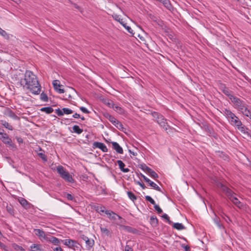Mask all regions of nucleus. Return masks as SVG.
<instances>
[{
    "instance_id": "1",
    "label": "nucleus",
    "mask_w": 251,
    "mask_h": 251,
    "mask_svg": "<svg viewBox=\"0 0 251 251\" xmlns=\"http://www.w3.org/2000/svg\"><path fill=\"white\" fill-rule=\"evenodd\" d=\"M21 86L25 87L34 95L39 94L41 86L37 76L29 70H26L24 78L20 81Z\"/></svg>"
},
{
    "instance_id": "2",
    "label": "nucleus",
    "mask_w": 251,
    "mask_h": 251,
    "mask_svg": "<svg viewBox=\"0 0 251 251\" xmlns=\"http://www.w3.org/2000/svg\"><path fill=\"white\" fill-rule=\"evenodd\" d=\"M218 187L222 189L223 192L225 193L227 197L237 207L240 208L242 206L241 202L235 197L233 196L234 192L230 188L224 185L223 184L220 183Z\"/></svg>"
},
{
    "instance_id": "3",
    "label": "nucleus",
    "mask_w": 251,
    "mask_h": 251,
    "mask_svg": "<svg viewBox=\"0 0 251 251\" xmlns=\"http://www.w3.org/2000/svg\"><path fill=\"white\" fill-rule=\"evenodd\" d=\"M151 115L154 118L155 121L159 125V126L163 128V129L167 131L168 129H172L168 125L167 122V119L160 113L153 111L151 113Z\"/></svg>"
},
{
    "instance_id": "4",
    "label": "nucleus",
    "mask_w": 251,
    "mask_h": 251,
    "mask_svg": "<svg viewBox=\"0 0 251 251\" xmlns=\"http://www.w3.org/2000/svg\"><path fill=\"white\" fill-rule=\"evenodd\" d=\"M57 173L60 175V176L64 179L65 181L70 182L74 183V179L73 176L70 173L67 171L63 166H58L57 167Z\"/></svg>"
},
{
    "instance_id": "5",
    "label": "nucleus",
    "mask_w": 251,
    "mask_h": 251,
    "mask_svg": "<svg viewBox=\"0 0 251 251\" xmlns=\"http://www.w3.org/2000/svg\"><path fill=\"white\" fill-rule=\"evenodd\" d=\"M0 139L1 140L4 144L8 145L11 149L14 150L17 149L16 146L12 142V140L6 133L2 132V134H0Z\"/></svg>"
},
{
    "instance_id": "6",
    "label": "nucleus",
    "mask_w": 251,
    "mask_h": 251,
    "mask_svg": "<svg viewBox=\"0 0 251 251\" xmlns=\"http://www.w3.org/2000/svg\"><path fill=\"white\" fill-rule=\"evenodd\" d=\"M230 100L235 105V107L238 110L242 109V107H245V104L246 102L242 100L234 95L232 97V98H230Z\"/></svg>"
},
{
    "instance_id": "7",
    "label": "nucleus",
    "mask_w": 251,
    "mask_h": 251,
    "mask_svg": "<svg viewBox=\"0 0 251 251\" xmlns=\"http://www.w3.org/2000/svg\"><path fill=\"white\" fill-rule=\"evenodd\" d=\"M139 175L144 179V180L147 183H149V185L152 187L156 191H159L161 193H163L161 188L154 182L151 181L149 178L146 177L145 175L142 174V173H140Z\"/></svg>"
},
{
    "instance_id": "8",
    "label": "nucleus",
    "mask_w": 251,
    "mask_h": 251,
    "mask_svg": "<svg viewBox=\"0 0 251 251\" xmlns=\"http://www.w3.org/2000/svg\"><path fill=\"white\" fill-rule=\"evenodd\" d=\"M119 226L123 230L127 232L137 235H139L140 234V231L139 230L131 226L124 225H120Z\"/></svg>"
},
{
    "instance_id": "9",
    "label": "nucleus",
    "mask_w": 251,
    "mask_h": 251,
    "mask_svg": "<svg viewBox=\"0 0 251 251\" xmlns=\"http://www.w3.org/2000/svg\"><path fill=\"white\" fill-rule=\"evenodd\" d=\"M55 112L58 116H62L64 114L67 115L72 114L73 113V111L71 109L65 107L62 109H60V108L56 109L55 110Z\"/></svg>"
},
{
    "instance_id": "10",
    "label": "nucleus",
    "mask_w": 251,
    "mask_h": 251,
    "mask_svg": "<svg viewBox=\"0 0 251 251\" xmlns=\"http://www.w3.org/2000/svg\"><path fill=\"white\" fill-rule=\"evenodd\" d=\"M19 203L22 206L26 209H33V205L29 203L26 200L23 198H21L18 200Z\"/></svg>"
},
{
    "instance_id": "11",
    "label": "nucleus",
    "mask_w": 251,
    "mask_h": 251,
    "mask_svg": "<svg viewBox=\"0 0 251 251\" xmlns=\"http://www.w3.org/2000/svg\"><path fill=\"white\" fill-rule=\"evenodd\" d=\"M45 240L49 243H52L54 245H59L60 243L59 239L50 235H47Z\"/></svg>"
},
{
    "instance_id": "12",
    "label": "nucleus",
    "mask_w": 251,
    "mask_h": 251,
    "mask_svg": "<svg viewBox=\"0 0 251 251\" xmlns=\"http://www.w3.org/2000/svg\"><path fill=\"white\" fill-rule=\"evenodd\" d=\"M92 147L94 149H96V148L100 149V150H101L102 151L104 152H107L108 151L107 147L103 143L99 142H95L93 144Z\"/></svg>"
},
{
    "instance_id": "13",
    "label": "nucleus",
    "mask_w": 251,
    "mask_h": 251,
    "mask_svg": "<svg viewBox=\"0 0 251 251\" xmlns=\"http://www.w3.org/2000/svg\"><path fill=\"white\" fill-rule=\"evenodd\" d=\"M34 232L36 236H37L40 240H45L46 237L48 234H46L45 232L40 229H34Z\"/></svg>"
},
{
    "instance_id": "14",
    "label": "nucleus",
    "mask_w": 251,
    "mask_h": 251,
    "mask_svg": "<svg viewBox=\"0 0 251 251\" xmlns=\"http://www.w3.org/2000/svg\"><path fill=\"white\" fill-rule=\"evenodd\" d=\"M52 84L54 87V89L59 93H64L65 91L63 89H61L60 87L63 86V85L60 84L59 81L58 80H54L53 81Z\"/></svg>"
},
{
    "instance_id": "15",
    "label": "nucleus",
    "mask_w": 251,
    "mask_h": 251,
    "mask_svg": "<svg viewBox=\"0 0 251 251\" xmlns=\"http://www.w3.org/2000/svg\"><path fill=\"white\" fill-rule=\"evenodd\" d=\"M203 129L208 133L209 135L213 136L214 138H216V137L215 136V133L213 129L210 127L208 124H203Z\"/></svg>"
},
{
    "instance_id": "16",
    "label": "nucleus",
    "mask_w": 251,
    "mask_h": 251,
    "mask_svg": "<svg viewBox=\"0 0 251 251\" xmlns=\"http://www.w3.org/2000/svg\"><path fill=\"white\" fill-rule=\"evenodd\" d=\"M103 116H104L105 118L108 119L113 125H116L115 124H117V122H118V120H117L112 115H110L109 113L107 112L104 113L103 114Z\"/></svg>"
},
{
    "instance_id": "17",
    "label": "nucleus",
    "mask_w": 251,
    "mask_h": 251,
    "mask_svg": "<svg viewBox=\"0 0 251 251\" xmlns=\"http://www.w3.org/2000/svg\"><path fill=\"white\" fill-rule=\"evenodd\" d=\"M223 111L224 114L226 116V117L228 119L229 121L231 119H233V118L235 117V115L229 109H224Z\"/></svg>"
},
{
    "instance_id": "18",
    "label": "nucleus",
    "mask_w": 251,
    "mask_h": 251,
    "mask_svg": "<svg viewBox=\"0 0 251 251\" xmlns=\"http://www.w3.org/2000/svg\"><path fill=\"white\" fill-rule=\"evenodd\" d=\"M113 149L116 151L119 154L123 153V148L119 145V144L116 142H112Z\"/></svg>"
},
{
    "instance_id": "19",
    "label": "nucleus",
    "mask_w": 251,
    "mask_h": 251,
    "mask_svg": "<svg viewBox=\"0 0 251 251\" xmlns=\"http://www.w3.org/2000/svg\"><path fill=\"white\" fill-rule=\"evenodd\" d=\"M117 162L121 171L124 173H127L130 171V170L128 168H125V164L122 160H118L117 161Z\"/></svg>"
},
{
    "instance_id": "20",
    "label": "nucleus",
    "mask_w": 251,
    "mask_h": 251,
    "mask_svg": "<svg viewBox=\"0 0 251 251\" xmlns=\"http://www.w3.org/2000/svg\"><path fill=\"white\" fill-rule=\"evenodd\" d=\"M245 107H242V109H240L239 110L245 116L249 117L251 111L248 108V105L246 103L245 104Z\"/></svg>"
},
{
    "instance_id": "21",
    "label": "nucleus",
    "mask_w": 251,
    "mask_h": 251,
    "mask_svg": "<svg viewBox=\"0 0 251 251\" xmlns=\"http://www.w3.org/2000/svg\"><path fill=\"white\" fill-rule=\"evenodd\" d=\"M30 251H43L42 245L40 244H33L30 247Z\"/></svg>"
},
{
    "instance_id": "22",
    "label": "nucleus",
    "mask_w": 251,
    "mask_h": 251,
    "mask_svg": "<svg viewBox=\"0 0 251 251\" xmlns=\"http://www.w3.org/2000/svg\"><path fill=\"white\" fill-rule=\"evenodd\" d=\"M6 210L7 212L11 216H14L15 210H14L12 205L6 203Z\"/></svg>"
},
{
    "instance_id": "23",
    "label": "nucleus",
    "mask_w": 251,
    "mask_h": 251,
    "mask_svg": "<svg viewBox=\"0 0 251 251\" xmlns=\"http://www.w3.org/2000/svg\"><path fill=\"white\" fill-rule=\"evenodd\" d=\"M76 244V242L75 240L71 239H66L65 240L64 244L67 246L69 248H72L75 247V244Z\"/></svg>"
},
{
    "instance_id": "24",
    "label": "nucleus",
    "mask_w": 251,
    "mask_h": 251,
    "mask_svg": "<svg viewBox=\"0 0 251 251\" xmlns=\"http://www.w3.org/2000/svg\"><path fill=\"white\" fill-rule=\"evenodd\" d=\"M233 119H231L230 122L231 124L232 125L237 126H241V121L239 120V119L235 115V117L233 118Z\"/></svg>"
},
{
    "instance_id": "25",
    "label": "nucleus",
    "mask_w": 251,
    "mask_h": 251,
    "mask_svg": "<svg viewBox=\"0 0 251 251\" xmlns=\"http://www.w3.org/2000/svg\"><path fill=\"white\" fill-rule=\"evenodd\" d=\"M105 213L108 216L109 219L113 220L116 219V214L115 212L110 210H106Z\"/></svg>"
},
{
    "instance_id": "26",
    "label": "nucleus",
    "mask_w": 251,
    "mask_h": 251,
    "mask_svg": "<svg viewBox=\"0 0 251 251\" xmlns=\"http://www.w3.org/2000/svg\"><path fill=\"white\" fill-rule=\"evenodd\" d=\"M162 3L163 5L168 10H171L173 9V7L169 0H164Z\"/></svg>"
},
{
    "instance_id": "27",
    "label": "nucleus",
    "mask_w": 251,
    "mask_h": 251,
    "mask_svg": "<svg viewBox=\"0 0 251 251\" xmlns=\"http://www.w3.org/2000/svg\"><path fill=\"white\" fill-rule=\"evenodd\" d=\"M102 102L103 103H104L105 104H106L110 108L114 107V105H115V103L112 100L107 99H103Z\"/></svg>"
},
{
    "instance_id": "28",
    "label": "nucleus",
    "mask_w": 251,
    "mask_h": 251,
    "mask_svg": "<svg viewBox=\"0 0 251 251\" xmlns=\"http://www.w3.org/2000/svg\"><path fill=\"white\" fill-rule=\"evenodd\" d=\"M173 227L179 230L185 229V227L183 225L179 223H174L173 224Z\"/></svg>"
},
{
    "instance_id": "29",
    "label": "nucleus",
    "mask_w": 251,
    "mask_h": 251,
    "mask_svg": "<svg viewBox=\"0 0 251 251\" xmlns=\"http://www.w3.org/2000/svg\"><path fill=\"white\" fill-rule=\"evenodd\" d=\"M42 112H45L46 113L49 114L51 113L54 110L51 106L44 107L40 109Z\"/></svg>"
},
{
    "instance_id": "30",
    "label": "nucleus",
    "mask_w": 251,
    "mask_h": 251,
    "mask_svg": "<svg viewBox=\"0 0 251 251\" xmlns=\"http://www.w3.org/2000/svg\"><path fill=\"white\" fill-rule=\"evenodd\" d=\"M7 115L14 120H19V117L11 109H9L7 111Z\"/></svg>"
},
{
    "instance_id": "31",
    "label": "nucleus",
    "mask_w": 251,
    "mask_h": 251,
    "mask_svg": "<svg viewBox=\"0 0 251 251\" xmlns=\"http://www.w3.org/2000/svg\"><path fill=\"white\" fill-rule=\"evenodd\" d=\"M216 153L220 157L223 158L224 160H228V156L225 152L219 151H216Z\"/></svg>"
},
{
    "instance_id": "32",
    "label": "nucleus",
    "mask_w": 251,
    "mask_h": 251,
    "mask_svg": "<svg viewBox=\"0 0 251 251\" xmlns=\"http://www.w3.org/2000/svg\"><path fill=\"white\" fill-rule=\"evenodd\" d=\"M112 108L117 113H118L120 114H123L125 113V110L122 107L119 106L115 104V105H114V107H112Z\"/></svg>"
},
{
    "instance_id": "33",
    "label": "nucleus",
    "mask_w": 251,
    "mask_h": 251,
    "mask_svg": "<svg viewBox=\"0 0 251 251\" xmlns=\"http://www.w3.org/2000/svg\"><path fill=\"white\" fill-rule=\"evenodd\" d=\"M213 221L219 228L225 229V228L223 226V225L220 223V220L219 218L216 216L213 219Z\"/></svg>"
},
{
    "instance_id": "34",
    "label": "nucleus",
    "mask_w": 251,
    "mask_h": 251,
    "mask_svg": "<svg viewBox=\"0 0 251 251\" xmlns=\"http://www.w3.org/2000/svg\"><path fill=\"white\" fill-rule=\"evenodd\" d=\"M85 243L86 244L87 248L88 249H90L94 246L95 242L93 239L91 240L89 238H88V239L86 240Z\"/></svg>"
},
{
    "instance_id": "35",
    "label": "nucleus",
    "mask_w": 251,
    "mask_h": 251,
    "mask_svg": "<svg viewBox=\"0 0 251 251\" xmlns=\"http://www.w3.org/2000/svg\"><path fill=\"white\" fill-rule=\"evenodd\" d=\"M150 223L153 226H157L158 224V220L155 216H152L150 218Z\"/></svg>"
},
{
    "instance_id": "36",
    "label": "nucleus",
    "mask_w": 251,
    "mask_h": 251,
    "mask_svg": "<svg viewBox=\"0 0 251 251\" xmlns=\"http://www.w3.org/2000/svg\"><path fill=\"white\" fill-rule=\"evenodd\" d=\"M40 151H43V152H39L38 153V155L44 161L46 162L48 160L47 156L45 154L44 151L41 148H39V149Z\"/></svg>"
},
{
    "instance_id": "37",
    "label": "nucleus",
    "mask_w": 251,
    "mask_h": 251,
    "mask_svg": "<svg viewBox=\"0 0 251 251\" xmlns=\"http://www.w3.org/2000/svg\"><path fill=\"white\" fill-rule=\"evenodd\" d=\"M73 132L77 134H81L83 132V129L80 128L77 125H75L73 127Z\"/></svg>"
},
{
    "instance_id": "38",
    "label": "nucleus",
    "mask_w": 251,
    "mask_h": 251,
    "mask_svg": "<svg viewBox=\"0 0 251 251\" xmlns=\"http://www.w3.org/2000/svg\"><path fill=\"white\" fill-rule=\"evenodd\" d=\"M223 93L227 96L229 99H230V98H232L233 96L232 94L233 92L230 90L228 88L226 89L223 90Z\"/></svg>"
},
{
    "instance_id": "39",
    "label": "nucleus",
    "mask_w": 251,
    "mask_h": 251,
    "mask_svg": "<svg viewBox=\"0 0 251 251\" xmlns=\"http://www.w3.org/2000/svg\"><path fill=\"white\" fill-rule=\"evenodd\" d=\"M12 248L16 251H25V250L22 247L16 243L12 244Z\"/></svg>"
},
{
    "instance_id": "40",
    "label": "nucleus",
    "mask_w": 251,
    "mask_h": 251,
    "mask_svg": "<svg viewBox=\"0 0 251 251\" xmlns=\"http://www.w3.org/2000/svg\"><path fill=\"white\" fill-rule=\"evenodd\" d=\"M127 194L130 200H131L133 202H134V201H136L137 199V197L131 191H127Z\"/></svg>"
},
{
    "instance_id": "41",
    "label": "nucleus",
    "mask_w": 251,
    "mask_h": 251,
    "mask_svg": "<svg viewBox=\"0 0 251 251\" xmlns=\"http://www.w3.org/2000/svg\"><path fill=\"white\" fill-rule=\"evenodd\" d=\"M1 124L7 129L13 130V128L11 125H10L8 122L5 121H1Z\"/></svg>"
},
{
    "instance_id": "42",
    "label": "nucleus",
    "mask_w": 251,
    "mask_h": 251,
    "mask_svg": "<svg viewBox=\"0 0 251 251\" xmlns=\"http://www.w3.org/2000/svg\"><path fill=\"white\" fill-rule=\"evenodd\" d=\"M112 17L115 20L120 23L122 25L124 24L125 23L123 22V19H121L119 17V15L117 14H114L112 15Z\"/></svg>"
},
{
    "instance_id": "43",
    "label": "nucleus",
    "mask_w": 251,
    "mask_h": 251,
    "mask_svg": "<svg viewBox=\"0 0 251 251\" xmlns=\"http://www.w3.org/2000/svg\"><path fill=\"white\" fill-rule=\"evenodd\" d=\"M117 124H115L116 125H114L117 128L120 130L122 131L125 132L126 130V128L124 127L123 125L121 123H120L119 121L117 122Z\"/></svg>"
},
{
    "instance_id": "44",
    "label": "nucleus",
    "mask_w": 251,
    "mask_h": 251,
    "mask_svg": "<svg viewBox=\"0 0 251 251\" xmlns=\"http://www.w3.org/2000/svg\"><path fill=\"white\" fill-rule=\"evenodd\" d=\"M40 100L43 101H48L49 99L47 95L44 92H42L40 94Z\"/></svg>"
},
{
    "instance_id": "45",
    "label": "nucleus",
    "mask_w": 251,
    "mask_h": 251,
    "mask_svg": "<svg viewBox=\"0 0 251 251\" xmlns=\"http://www.w3.org/2000/svg\"><path fill=\"white\" fill-rule=\"evenodd\" d=\"M95 210L98 212H105L106 210L105 207L103 206H95Z\"/></svg>"
},
{
    "instance_id": "46",
    "label": "nucleus",
    "mask_w": 251,
    "mask_h": 251,
    "mask_svg": "<svg viewBox=\"0 0 251 251\" xmlns=\"http://www.w3.org/2000/svg\"><path fill=\"white\" fill-rule=\"evenodd\" d=\"M101 232L107 236H109L110 234V232L109 229L106 227L100 226V227Z\"/></svg>"
},
{
    "instance_id": "47",
    "label": "nucleus",
    "mask_w": 251,
    "mask_h": 251,
    "mask_svg": "<svg viewBox=\"0 0 251 251\" xmlns=\"http://www.w3.org/2000/svg\"><path fill=\"white\" fill-rule=\"evenodd\" d=\"M140 168L144 171H146L148 173H149L151 169L145 164L140 165Z\"/></svg>"
},
{
    "instance_id": "48",
    "label": "nucleus",
    "mask_w": 251,
    "mask_h": 251,
    "mask_svg": "<svg viewBox=\"0 0 251 251\" xmlns=\"http://www.w3.org/2000/svg\"><path fill=\"white\" fill-rule=\"evenodd\" d=\"M148 174H150V176L154 179L157 178L159 177L158 174L152 169L151 170Z\"/></svg>"
},
{
    "instance_id": "49",
    "label": "nucleus",
    "mask_w": 251,
    "mask_h": 251,
    "mask_svg": "<svg viewBox=\"0 0 251 251\" xmlns=\"http://www.w3.org/2000/svg\"><path fill=\"white\" fill-rule=\"evenodd\" d=\"M126 30L127 31L131 34L132 36H133L134 35V32H133V30L131 29V28L129 26H127L126 25V23H125L124 24H123L122 25Z\"/></svg>"
},
{
    "instance_id": "50",
    "label": "nucleus",
    "mask_w": 251,
    "mask_h": 251,
    "mask_svg": "<svg viewBox=\"0 0 251 251\" xmlns=\"http://www.w3.org/2000/svg\"><path fill=\"white\" fill-rule=\"evenodd\" d=\"M237 128L238 130H239L241 132L245 133L246 132V130L248 129V128L242 124L241 123V126H237Z\"/></svg>"
},
{
    "instance_id": "51",
    "label": "nucleus",
    "mask_w": 251,
    "mask_h": 251,
    "mask_svg": "<svg viewBox=\"0 0 251 251\" xmlns=\"http://www.w3.org/2000/svg\"><path fill=\"white\" fill-rule=\"evenodd\" d=\"M0 248L4 251H12L11 249L1 242H0Z\"/></svg>"
},
{
    "instance_id": "52",
    "label": "nucleus",
    "mask_w": 251,
    "mask_h": 251,
    "mask_svg": "<svg viewBox=\"0 0 251 251\" xmlns=\"http://www.w3.org/2000/svg\"><path fill=\"white\" fill-rule=\"evenodd\" d=\"M145 199L146 201H149L151 204L155 205V202L153 199L150 196H145Z\"/></svg>"
},
{
    "instance_id": "53",
    "label": "nucleus",
    "mask_w": 251,
    "mask_h": 251,
    "mask_svg": "<svg viewBox=\"0 0 251 251\" xmlns=\"http://www.w3.org/2000/svg\"><path fill=\"white\" fill-rule=\"evenodd\" d=\"M0 34L5 38H8L9 36L6 32L0 27Z\"/></svg>"
},
{
    "instance_id": "54",
    "label": "nucleus",
    "mask_w": 251,
    "mask_h": 251,
    "mask_svg": "<svg viewBox=\"0 0 251 251\" xmlns=\"http://www.w3.org/2000/svg\"><path fill=\"white\" fill-rule=\"evenodd\" d=\"M162 217L163 218L167 220V222L169 224L171 225L172 224V222L170 220V218L167 214H164Z\"/></svg>"
},
{
    "instance_id": "55",
    "label": "nucleus",
    "mask_w": 251,
    "mask_h": 251,
    "mask_svg": "<svg viewBox=\"0 0 251 251\" xmlns=\"http://www.w3.org/2000/svg\"><path fill=\"white\" fill-rule=\"evenodd\" d=\"M154 208L155 209V210H156V211L157 212V213L158 214H161V213H162L163 212L162 210L159 206V205H158L155 204V205H154Z\"/></svg>"
},
{
    "instance_id": "56",
    "label": "nucleus",
    "mask_w": 251,
    "mask_h": 251,
    "mask_svg": "<svg viewBox=\"0 0 251 251\" xmlns=\"http://www.w3.org/2000/svg\"><path fill=\"white\" fill-rule=\"evenodd\" d=\"M80 110L83 113L89 114L90 113V111L85 107L81 106L79 108Z\"/></svg>"
},
{
    "instance_id": "57",
    "label": "nucleus",
    "mask_w": 251,
    "mask_h": 251,
    "mask_svg": "<svg viewBox=\"0 0 251 251\" xmlns=\"http://www.w3.org/2000/svg\"><path fill=\"white\" fill-rule=\"evenodd\" d=\"M66 197L68 200L73 201L74 200V197L71 194L67 193Z\"/></svg>"
},
{
    "instance_id": "58",
    "label": "nucleus",
    "mask_w": 251,
    "mask_h": 251,
    "mask_svg": "<svg viewBox=\"0 0 251 251\" xmlns=\"http://www.w3.org/2000/svg\"><path fill=\"white\" fill-rule=\"evenodd\" d=\"M125 251H133V250L131 246L126 245L125 246Z\"/></svg>"
},
{
    "instance_id": "59",
    "label": "nucleus",
    "mask_w": 251,
    "mask_h": 251,
    "mask_svg": "<svg viewBox=\"0 0 251 251\" xmlns=\"http://www.w3.org/2000/svg\"><path fill=\"white\" fill-rule=\"evenodd\" d=\"M224 214L225 215V217L224 218L225 221L227 223H229L231 222V220L230 219V218L228 216H227L226 214Z\"/></svg>"
},
{
    "instance_id": "60",
    "label": "nucleus",
    "mask_w": 251,
    "mask_h": 251,
    "mask_svg": "<svg viewBox=\"0 0 251 251\" xmlns=\"http://www.w3.org/2000/svg\"><path fill=\"white\" fill-rule=\"evenodd\" d=\"M136 184H138L143 189H145L146 188L145 184L142 182L137 181Z\"/></svg>"
},
{
    "instance_id": "61",
    "label": "nucleus",
    "mask_w": 251,
    "mask_h": 251,
    "mask_svg": "<svg viewBox=\"0 0 251 251\" xmlns=\"http://www.w3.org/2000/svg\"><path fill=\"white\" fill-rule=\"evenodd\" d=\"M227 88L226 87V84L221 83L220 85V89L223 92V90L226 89Z\"/></svg>"
},
{
    "instance_id": "62",
    "label": "nucleus",
    "mask_w": 251,
    "mask_h": 251,
    "mask_svg": "<svg viewBox=\"0 0 251 251\" xmlns=\"http://www.w3.org/2000/svg\"><path fill=\"white\" fill-rule=\"evenodd\" d=\"M65 96H66V98H64V99H63V100H69V99H72V96H71V94H68V95H67V94H65Z\"/></svg>"
},
{
    "instance_id": "63",
    "label": "nucleus",
    "mask_w": 251,
    "mask_h": 251,
    "mask_svg": "<svg viewBox=\"0 0 251 251\" xmlns=\"http://www.w3.org/2000/svg\"><path fill=\"white\" fill-rule=\"evenodd\" d=\"M5 159L7 160V161L10 164H12V163H13V160L11 159L10 157H5Z\"/></svg>"
},
{
    "instance_id": "64",
    "label": "nucleus",
    "mask_w": 251,
    "mask_h": 251,
    "mask_svg": "<svg viewBox=\"0 0 251 251\" xmlns=\"http://www.w3.org/2000/svg\"><path fill=\"white\" fill-rule=\"evenodd\" d=\"M53 251H63V250L61 247H58L54 248Z\"/></svg>"
}]
</instances>
